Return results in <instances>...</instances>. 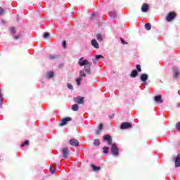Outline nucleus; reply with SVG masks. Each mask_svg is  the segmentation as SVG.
Segmentation results:
<instances>
[{
    "label": "nucleus",
    "instance_id": "obj_1",
    "mask_svg": "<svg viewBox=\"0 0 180 180\" xmlns=\"http://www.w3.org/2000/svg\"><path fill=\"white\" fill-rule=\"evenodd\" d=\"M79 65L80 67H84V71L89 75H91V67L92 66V63L89 62L88 60H84L82 61H79Z\"/></svg>",
    "mask_w": 180,
    "mask_h": 180
},
{
    "label": "nucleus",
    "instance_id": "obj_2",
    "mask_svg": "<svg viewBox=\"0 0 180 180\" xmlns=\"http://www.w3.org/2000/svg\"><path fill=\"white\" fill-rule=\"evenodd\" d=\"M111 154L114 155V157H117L119 155V149H117V146L115 144L111 145Z\"/></svg>",
    "mask_w": 180,
    "mask_h": 180
},
{
    "label": "nucleus",
    "instance_id": "obj_3",
    "mask_svg": "<svg viewBox=\"0 0 180 180\" xmlns=\"http://www.w3.org/2000/svg\"><path fill=\"white\" fill-rule=\"evenodd\" d=\"M131 127H133V125L130 122H122L120 125L121 130L131 129Z\"/></svg>",
    "mask_w": 180,
    "mask_h": 180
},
{
    "label": "nucleus",
    "instance_id": "obj_4",
    "mask_svg": "<svg viewBox=\"0 0 180 180\" xmlns=\"http://www.w3.org/2000/svg\"><path fill=\"white\" fill-rule=\"evenodd\" d=\"M176 18V13L174 12H170L166 17L167 22H172L174 19Z\"/></svg>",
    "mask_w": 180,
    "mask_h": 180
},
{
    "label": "nucleus",
    "instance_id": "obj_5",
    "mask_svg": "<svg viewBox=\"0 0 180 180\" xmlns=\"http://www.w3.org/2000/svg\"><path fill=\"white\" fill-rule=\"evenodd\" d=\"M70 146H73V147H78L79 145V141L75 139H70L69 141Z\"/></svg>",
    "mask_w": 180,
    "mask_h": 180
},
{
    "label": "nucleus",
    "instance_id": "obj_6",
    "mask_svg": "<svg viewBox=\"0 0 180 180\" xmlns=\"http://www.w3.org/2000/svg\"><path fill=\"white\" fill-rule=\"evenodd\" d=\"M141 9L142 12L146 13L148 12V10L150 9V6L148 4H147L146 3H144V4H143Z\"/></svg>",
    "mask_w": 180,
    "mask_h": 180
},
{
    "label": "nucleus",
    "instance_id": "obj_7",
    "mask_svg": "<svg viewBox=\"0 0 180 180\" xmlns=\"http://www.w3.org/2000/svg\"><path fill=\"white\" fill-rule=\"evenodd\" d=\"M71 120H72V118L70 117H67L65 118H63L61 120V123H60V126H65V124H67L68 122H71Z\"/></svg>",
    "mask_w": 180,
    "mask_h": 180
},
{
    "label": "nucleus",
    "instance_id": "obj_8",
    "mask_svg": "<svg viewBox=\"0 0 180 180\" xmlns=\"http://www.w3.org/2000/svg\"><path fill=\"white\" fill-rule=\"evenodd\" d=\"M73 101L75 102H77V103H78L79 105H82L84 103V97H76L73 98Z\"/></svg>",
    "mask_w": 180,
    "mask_h": 180
},
{
    "label": "nucleus",
    "instance_id": "obj_9",
    "mask_svg": "<svg viewBox=\"0 0 180 180\" xmlns=\"http://www.w3.org/2000/svg\"><path fill=\"white\" fill-rule=\"evenodd\" d=\"M103 141H108L109 146H112V137H110V135H105L103 136Z\"/></svg>",
    "mask_w": 180,
    "mask_h": 180
},
{
    "label": "nucleus",
    "instance_id": "obj_10",
    "mask_svg": "<svg viewBox=\"0 0 180 180\" xmlns=\"http://www.w3.org/2000/svg\"><path fill=\"white\" fill-rule=\"evenodd\" d=\"M63 158H68V148H63L62 149Z\"/></svg>",
    "mask_w": 180,
    "mask_h": 180
},
{
    "label": "nucleus",
    "instance_id": "obj_11",
    "mask_svg": "<svg viewBox=\"0 0 180 180\" xmlns=\"http://www.w3.org/2000/svg\"><path fill=\"white\" fill-rule=\"evenodd\" d=\"M155 102H157V103H162V102H164V101L162 98L161 95L156 96L155 97Z\"/></svg>",
    "mask_w": 180,
    "mask_h": 180
},
{
    "label": "nucleus",
    "instance_id": "obj_12",
    "mask_svg": "<svg viewBox=\"0 0 180 180\" xmlns=\"http://www.w3.org/2000/svg\"><path fill=\"white\" fill-rule=\"evenodd\" d=\"M148 79V75L147 74H142L141 75V81L146 82Z\"/></svg>",
    "mask_w": 180,
    "mask_h": 180
},
{
    "label": "nucleus",
    "instance_id": "obj_13",
    "mask_svg": "<svg viewBox=\"0 0 180 180\" xmlns=\"http://www.w3.org/2000/svg\"><path fill=\"white\" fill-rule=\"evenodd\" d=\"M58 58H60V55H54V54L49 55V60H51L52 61L54 60H58Z\"/></svg>",
    "mask_w": 180,
    "mask_h": 180
},
{
    "label": "nucleus",
    "instance_id": "obj_14",
    "mask_svg": "<svg viewBox=\"0 0 180 180\" xmlns=\"http://www.w3.org/2000/svg\"><path fill=\"white\" fill-rule=\"evenodd\" d=\"M172 70L174 72V78H178V77H179V70L175 68H173Z\"/></svg>",
    "mask_w": 180,
    "mask_h": 180
},
{
    "label": "nucleus",
    "instance_id": "obj_15",
    "mask_svg": "<svg viewBox=\"0 0 180 180\" xmlns=\"http://www.w3.org/2000/svg\"><path fill=\"white\" fill-rule=\"evenodd\" d=\"M175 167H180V154H179L175 159Z\"/></svg>",
    "mask_w": 180,
    "mask_h": 180
},
{
    "label": "nucleus",
    "instance_id": "obj_16",
    "mask_svg": "<svg viewBox=\"0 0 180 180\" xmlns=\"http://www.w3.org/2000/svg\"><path fill=\"white\" fill-rule=\"evenodd\" d=\"M103 129V124H99L98 129L96 131V135L100 134Z\"/></svg>",
    "mask_w": 180,
    "mask_h": 180
},
{
    "label": "nucleus",
    "instance_id": "obj_17",
    "mask_svg": "<svg viewBox=\"0 0 180 180\" xmlns=\"http://www.w3.org/2000/svg\"><path fill=\"white\" fill-rule=\"evenodd\" d=\"M91 44L95 49H99V44H98V41H96V39L91 40Z\"/></svg>",
    "mask_w": 180,
    "mask_h": 180
},
{
    "label": "nucleus",
    "instance_id": "obj_18",
    "mask_svg": "<svg viewBox=\"0 0 180 180\" xmlns=\"http://www.w3.org/2000/svg\"><path fill=\"white\" fill-rule=\"evenodd\" d=\"M91 167L92 171H94V172L101 171V167L95 166V165H91Z\"/></svg>",
    "mask_w": 180,
    "mask_h": 180
},
{
    "label": "nucleus",
    "instance_id": "obj_19",
    "mask_svg": "<svg viewBox=\"0 0 180 180\" xmlns=\"http://www.w3.org/2000/svg\"><path fill=\"white\" fill-rule=\"evenodd\" d=\"M137 75H139V72H137L136 70H134L131 71V77L132 78H136V77H137Z\"/></svg>",
    "mask_w": 180,
    "mask_h": 180
},
{
    "label": "nucleus",
    "instance_id": "obj_20",
    "mask_svg": "<svg viewBox=\"0 0 180 180\" xmlns=\"http://www.w3.org/2000/svg\"><path fill=\"white\" fill-rule=\"evenodd\" d=\"M78 109H79V106H78L77 104H74L72 105V110H73V112L78 111Z\"/></svg>",
    "mask_w": 180,
    "mask_h": 180
},
{
    "label": "nucleus",
    "instance_id": "obj_21",
    "mask_svg": "<svg viewBox=\"0 0 180 180\" xmlns=\"http://www.w3.org/2000/svg\"><path fill=\"white\" fill-rule=\"evenodd\" d=\"M51 174H54L56 172V165H52L49 169Z\"/></svg>",
    "mask_w": 180,
    "mask_h": 180
},
{
    "label": "nucleus",
    "instance_id": "obj_22",
    "mask_svg": "<svg viewBox=\"0 0 180 180\" xmlns=\"http://www.w3.org/2000/svg\"><path fill=\"white\" fill-rule=\"evenodd\" d=\"M1 90L0 89V108H2V103H4V97H2Z\"/></svg>",
    "mask_w": 180,
    "mask_h": 180
},
{
    "label": "nucleus",
    "instance_id": "obj_23",
    "mask_svg": "<svg viewBox=\"0 0 180 180\" xmlns=\"http://www.w3.org/2000/svg\"><path fill=\"white\" fill-rule=\"evenodd\" d=\"M145 29L146 30H151V24L150 22L145 24Z\"/></svg>",
    "mask_w": 180,
    "mask_h": 180
},
{
    "label": "nucleus",
    "instance_id": "obj_24",
    "mask_svg": "<svg viewBox=\"0 0 180 180\" xmlns=\"http://www.w3.org/2000/svg\"><path fill=\"white\" fill-rule=\"evenodd\" d=\"M47 78H53L54 77V72H49L46 75Z\"/></svg>",
    "mask_w": 180,
    "mask_h": 180
},
{
    "label": "nucleus",
    "instance_id": "obj_25",
    "mask_svg": "<svg viewBox=\"0 0 180 180\" xmlns=\"http://www.w3.org/2000/svg\"><path fill=\"white\" fill-rule=\"evenodd\" d=\"M103 154H108L109 153V147L103 148Z\"/></svg>",
    "mask_w": 180,
    "mask_h": 180
},
{
    "label": "nucleus",
    "instance_id": "obj_26",
    "mask_svg": "<svg viewBox=\"0 0 180 180\" xmlns=\"http://www.w3.org/2000/svg\"><path fill=\"white\" fill-rule=\"evenodd\" d=\"M79 77H86V74H85V71L84 70L79 72Z\"/></svg>",
    "mask_w": 180,
    "mask_h": 180
},
{
    "label": "nucleus",
    "instance_id": "obj_27",
    "mask_svg": "<svg viewBox=\"0 0 180 180\" xmlns=\"http://www.w3.org/2000/svg\"><path fill=\"white\" fill-rule=\"evenodd\" d=\"M96 39L97 40H98V41H102L103 39H102V34H96Z\"/></svg>",
    "mask_w": 180,
    "mask_h": 180
},
{
    "label": "nucleus",
    "instance_id": "obj_28",
    "mask_svg": "<svg viewBox=\"0 0 180 180\" xmlns=\"http://www.w3.org/2000/svg\"><path fill=\"white\" fill-rule=\"evenodd\" d=\"M94 144L95 146H101V141L99 139H95Z\"/></svg>",
    "mask_w": 180,
    "mask_h": 180
},
{
    "label": "nucleus",
    "instance_id": "obj_29",
    "mask_svg": "<svg viewBox=\"0 0 180 180\" xmlns=\"http://www.w3.org/2000/svg\"><path fill=\"white\" fill-rule=\"evenodd\" d=\"M175 127L176 130L180 133V122H176Z\"/></svg>",
    "mask_w": 180,
    "mask_h": 180
},
{
    "label": "nucleus",
    "instance_id": "obj_30",
    "mask_svg": "<svg viewBox=\"0 0 180 180\" xmlns=\"http://www.w3.org/2000/svg\"><path fill=\"white\" fill-rule=\"evenodd\" d=\"M44 39H49L50 37V34L49 32H45L43 35Z\"/></svg>",
    "mask_w": 180,
    "mask_h": 180
},
{
    "label": "nucleus",
    "instance_id": "obj_31",
    "mask_svg": "<svg viewBox=\"0 0 180 180\" xmlns=\"http://www.w3.org/2000/svg\"><path fill=\"white\" fill-rule=\"evenodd\" d=\"M25 146H29V140L25 141V142L21 144V147H25Z\"/></svg>",
    "mask_w": 180,
    "mask_h": 180
},
{
    "label": "nucleus",
    "instance_id": "obj_32",
    "mask_svg": "<svg viewBox=\"0 0 180 180\" xmlns=\"http://www.w3.org/2000/svg\"><path fill=\"white\" fill-rule=\"evenodd\" d=\"M81 81H82V78L76 79V82L78 86L81 85Z\"/></svg>",
    "mask_w": 180,
    "mask_h": 180
},
{
    "label": "nucleus",
    "instance_id": "obj_33",
    "mask_svg": "<svg viewBox=\"0 0 180 180\" xmlns=\"http://www.w3.org/2000/svg\"><path fill=\"white\" fill-rule=\"evenodd\" d=\"M136 70L138 72H141V66L140 65H136Z\"/></svg>",
    "mask_w": 180,
    "mask_h": 180
},
{
    "label": "nucleus",
    "instance_id": "obj_34",
    "mask_svg": "<svg viewBox=\"0 0 180 180\" xmlns=\"http://www.w3.org/2000/svg\"><path fill=\"white\" fill-rule=\"evenodd\" d=\"M62 46H63V49H67V41H63Z\"/></svg>",
    "mask_w": 180,
    "mask_h": 180
},
{
    "label": "nucleus",
    "instance_id": "obj_35",
    "mask_svg": "<svg viewBox=\"0 0 180 180\" xmlns=\"http://www.w3.org/2000/svg\"><path fill=\"white\" fill-rule=\"evenodd\" d=\"M20 37H22V34H20L14 36V39H15V40H18V39H20Z\"/></svg>",
    "mask_w": 180,
    "mask_h": 180
},
{
    "label": "nucleus",
    "instance_id": "obj_36",
    "mask_svg": "<svg viewBox=\"0 0 180 180\" xmlns=\"http://www.w3.org/2000/svg\"><path fill=\"white\" fill-rule=\"evenodd\" d=\"M68 88L72 90L74 89V86H72V84L70 83H68Z\"/></svg>",
    "mask_w": 180,
    "mask_h": 180
},
{
    "label": "nucleus",
    "instance_id": "obj_37",
    "mask_svg": "<svg viewBox=\"0 0 180 180\" xmlns=\"http://www.w3.org/2000/svg\"><path fill=\"white\" fill-rule=\"evenodd\" d=\"M10 30H11V33L16 32V30H15V27H11Z\"/></svg>",
    "mask_w": 180,
    "mask_h": 180
},
{
    "label": "nucleus",
    "instance_id": "obj_38",
    "mask_svg": "<svg viewBox=\"0 0 180 180\" xmlns=\"http://www.w3.org/2000/svg\"><path fill=\"white\" fill-rule=\"evenodd\" d=\"M111 16L114 18H116L117 16L116 13L115 11L111 12Z\"/></svg>",
    "mask_w": 180,
    "mask_h": 180
},
{
    "label": "nucleus",
    "instance_id": "obj_39",
    "mask_svg": "<svg viewBox=\"0 0 180 180\" xmlns=\"http://www.w3.org/2000/svg\"><path fill=\"white\" fill-rule=\"evenodd\" d=\"M99 58H103V56H102L101 55H96V60H99Z\"/></svg>",
    "mask_w": 180,
    "mask_h": 180
},
{
    "label": "nucleus",
    "instance_id": "obj_40",
    "mask_svg": "<svg viewBox=\"0 0 180 180\" xmlns=\"http://www.w3.org/2000/svg\"><path fill=\"white\" fill-rule=\"evenodd\" d=\"M121 43L122 44H128V43L127 42H126V41H124V39H123V38H121Z\"/></svg>",
    "mask_w": 180,
    "mask_h": 180
},
{
    "label": "nucleus",
    "instance_id": "obj_41",
    "mask_svg": "<svg viewBox=\"0 0 180 180\" xmlns=\"http://www.w3.org/2000/svg\"><path fill=\"white\" fill-rule=\"evenodd\" d=\"M0 15H4V8L0 7Z\"/></svg>",
    "mask_w": 180,
    "mask_h": 180
},
{
    "label": "nucleus",
    "instance_id": "obj_42",
    "mask_svg": "<svg viewBox=\"0 0 180 180\" xmlns=\"http://www.w3.org/2000/svg\"><path fill=\"white\" fill-rule=\"evenodd\" d=\"M94 16H95V14H92V18H94Z\"/></svg>",
    "mask_w": 180,
    "mask_h": 180
},
{
    "label": "nucleus",
    "instance_id": "obj_43",
    "mask_svg": "<svg viewBox=\"0 0 180 180\" xmlns=\"http://www.w3.org/2000/svg\"><path fill=\"white\" fill-rule=\"evenodd\" d=\"M94 63H96V62L94 61Z\"/></svg>",
    "mask_w": 180,
    "mask_h": 180
}]
</instances>
